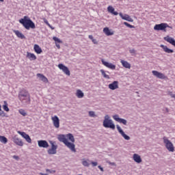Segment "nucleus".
I'll return each instance as SVG.
<instances>
[{
	"mask_svg": "<svg viewBox=\"0 0 175 175\" xmlns=\"http://www.w3.org/2000/svg\"><path fill=\"white\" fill-rule=\"evenodd\" d=\"M59 142L64 143L66 147L69 148L72 152H76V146L75 145V137L72 133L66 135L61 134L57 136Z\"/></svg>",
	"mask_w": 175,
	"mask_h": 175,
	"instance_id": "nucleus-1",
	"label": "nucleus"
},
{
	"mask_svg": "<svg viewBox=\"0 0 175 175\" xmlns=\"http://www.w3.org/2000/svg\"><path fill=\"white\" fill-rule=\"evenodd\" d=\"M19 23L23 25L25 29H29L30 28H31V29H35L36 28L33 21L27 16H24L23 18L20 19Z\"/></svg>",
	"mask_w": 175,
	"mask_h": 175,
	"instance_id": "nucleus-2",
	"label": "nucleus"
},
{
	"mask_svg": "<svg viewBox=\"0 0 175 175\" xmlns=\"http://www.w3.org/2000/svg\"><path fill=\"white\" fill-rule=\"evenodd\" d=\"M18 99L23 103H29L31 100V97L28 91L24 89L21 90L18 94Z\"/></svg>",
	"mask_w": 175,
	"mask_h": 175,
	"instance_id": "nucleus-3",
	"label": "nucleus"
},
{
	"mask_svg": "<svg viewBox=\"0 0 175 175\" xmlns=\"http://www.w3.org/2000/svg\"><path fill=\"white\" fill-rule=\"evenodd\" d=\"M104 128H110V129H116V124L113 122V120L110 119V116L109 115H106L105 116V119L103 123Z\"/></svg>",
	"mask_w": 175,
	"mask_h": 175,
	"instance_id": "nucleus-4",
	"label": "nucleus"
},
{
	"mask_svg": "<svg viewBox=\"0 0 175 175\" xmlns=\"http://www.w3.org/2000/svg\"><path fill=\"white\" fill-rule=\"evenodd\" d=\"M163 140L167 150H168L170 152H174V145H173V143L166 137H163Z\"/></svg>",
	"mask_w": 175,
	"mask_h": 175,
	"instance_id": "nucleus-5",
	"label": "nucleus"
},
{
	"mask_svg": "<svg viewBox=\"0 0 175 175\" xmlns=\"http://www.w3.org/2000/svg\"><path fill=\"white\" fill-rule=\"evenodd\" d=\"M166 28H170L172 29L173 27L169 26L167 23L157 24L154 27V31H163L164 32H166Z\"/></svg>",
	"mask_w": 175,
	"mask_h": 175,
	"instance_id": "nucleus-6",
	"label": "nucleus"
},
{
	"mask_svg": "<svg viewBox=\"0 0 175 175\" xmlns=\"http://www.w3.org/2000/svg\"><path fill=\"white\" fill-rule=\"evenodd\" d=\"M57 66L60 70H62L64 75H66V76H70V71L66 66L62 64H59Z\"/></svg>",
	"mask_w": 175,
	"mask_h": 175,
	"instance_id": "nucleus-7",
	"label": "nucleus"
},
{
	"mask_svg": "<svg viewBox=\"0 0 175 175\" xmlns=\"http://www.w3.org/2000/svg\"><path fill=\"white\" fill-rule=\"evenodd\" d=\"M50 143L51 144V148L48 150V154H57V148L58 146L55 145V142H53L52 141H51Z\"/></svg>",
	"mask_w": 175,
	"mask_h": 175,
	"instance_id": "nucleus-8",
	"label": "nucleus"
},
{
	"mask_svg": "<svg viewBox=\"0 0 175 175\" xmlns=\"http://www.w3.org/2000/svg\"><path fill=\"white\" fill-rule=\"evenodd\" d=\"M51 120L53 124V126L58 129L59 128V118L57 116H54L51 117Z\"/></svg>",
	"mask_w": 175,
	"mask_h": 175,
	"instance_id": "nucleus-9",
	"label": "nucleus"
},
{
	"mask_svg": "<svg viewBox=\"0 0 175 175\" xmlns=\"http://www.w3.org/2000/svg\"><path fill=\"white\" fill-rule=\"evenodd\" d=\"M152 73L155 77H157V79H167V77H166L163 73L159 72L157 70H152Z\"/></svg>",
	"mask_w": 175,
	"mask_h": 175,
	"instance_id": "nucleus-10",
	"label": "nucleus"
},
{
	"mask_svg": "<svg viewBox=\"0 0 175 175\" xmlns=\"http://www.w3.org/2000/svg\"><path fill=\"white\" fill-rule=\"evenodd\" d=\"M101 62H102L103 65H104V66H106L107 68H109V69H111L112 70H116V65H114L111 63H109V62L105 61V59H101Z\"/></svg>",
	"mask_w": 175,
	"mask_h": 175,
	"instance_id": "nucleus-11",
	"label": "nucleus"
},
{
	"mask_svg": "<svg viewBox=\"0 0 175 175\" xmlns=\"http://www.w3.org/2000/svg\"><path fill=\"white\" fill-rule=\"evenodd\" d=\"M116 128L119 133L121 134V135L122 136V137H124L125 140H131V137L128 136L126 134H125V133L124 132V131H122V129H121L120 126L117 125Z\"/></svg>",
	"mask_w": 175,
	"mask_h": 175,
	"instance_id": "nucleus-12",
	"label": "nucleus"
},
{
	"mask_svg": "<svg viewBox=\"0 0 175 175\" xmlns=\"http://www.w3.org/2000/svg\"><path fill=\"white\" fill-rule=\"evenodd\" d=\"M18 133L19 135H21V136H22V137H23V139H25V140H26V142H27V143H31L32 140L31 139V137H29V135L28 134H26L25 132L18 131Z\"/></svg>",
	"mask_w": 175,
	"mask_h": 175,
	"instance_id": "nucleus-13",
	"label": "nucleus"
},
{
	"mask_svg": "<svg viewBox=\"0 0 175 175\" xmlns=\"http://www.w3.org/2000/svg\"><path fill=\"white\" fill-rule=\"evenodd\" d=\"M13 142L16 144V146H19L20 147H23L24 146V142H23L21 139L18 138L17 135H15L13 137Z\"/></svg>",
	"mask_w": 175,
	"mask_h": 175,
	"instance_id": "nucleus-14",
	"label": "nucleus"
},
{
	"mask_svg": "<svg viewBox=\"0 0 175 175\" xmlns=\"http://www.w3.org/2000/svg\"><path fill=\"white\" fill-rule=\"evenodd\" d=\"M113 120L117 121V122H120V124H123V125H126V120L120 118L118 115H115L113 116Z\"/></svg>",
	"mask_w": 175,
	"mask_h": 175,
	"instance_id": "nucleus-15",
	"label": "nucleus"
},
{
	"mask_svg": "<svg viewBox=\"0 0 175 175\" xmlns=\"http://www.w3.org/2000/svg\"><path fill=\"white\" fill-rule=\"evenodd\" d=\"M119 16L122 18V20H126V21H129V23H133V19L131 18V16L128 14H122V13H120Z\"/></svg>",
	"mask_w": 175,
	"mask_h": 175,
	"instance_id": "nucleus-16",
	"label": "nucleus"
},
{
	"mask_svg": "<svg viewBox=\"0 0 175 175\" xmlns=\"http://www.w3.org/2000/svg\"><path fill=\"white\" fill-rule=\"evenodd\" d=\"M109 90H112V91H114V90L118 89V81H114L113 83H110L108 85Z\"/></svg>",
	"mask_w": 175,
	"mask_h": 175,
	"instance_id": "nucleus-17",
	"label": "nucleus"
},
{
	"mask_svg": "<svg viewBox=\"0 0 175 175\" xmlns=\"http://www.w3.org/2000/svg\"><path fill=\"white\" fill-rule=\"evenodd\" d=\"M103 32L107 36H111L114 35V31L109 29V27H105L103 29Z\"/></svg>",
	"mask_w": 175,
	"mask_h": 175,
	"instance_id": "nucleus-18",
	"label": "nucleus"
},
{
	"mask_svg": "<svg viewBox=\"0 0 175 175\" xmlns=\"http://www.w3.org/2000/svg\"><path fill=\"white\" fill-rule=\"evenodd\" d=\"M53 40H54L55 43V46L57 47V49H58V50H59V49H61V45H59V44L62 43V40H61L59 38H57V37H53Z\"/></svg>",
	"mask_w": 175,
	"mask_h": 175,
	"instance_id": "nucleus-19",
	"label": "nucleus"
},
{
	"mask_svg": "<svg viewBox=\"0 0 175 175\" xmlns=\"http://www.w3.org/2000/svg\"><path fill=\"white\" fill-rule=\"evenodd\" d=\"M133 159L136 162V163H142V157L138 154H134L133 155Z\"/></svg>",
	"mask_w": 175,
	"mask_h": 175,
	"instance_id": "nucleus-20",
	"label": "nucleus"
},
{
	"mask_svg": "<svg viewBox=\"0 0 175 175\" xmlns=\"http://www.w3.org/2000/svg\"><path fill=\"white\" fill-rule=\"evenodd\" d=\"M15 35L17 36V38H19V39H25V36L23 34V33L20 32L18 30H14L13 31Z\"/></svg>",
	"mask_w": 175,
	"mask_h": 175,
	"instance_id": "nucleus-21",
	"label": "nucleus"
},
{
	"mask_svg": "<svg viewBox=\"0 0 175 175\" xmlns=\"http://www.w3.org/2000/svg\"><path fill=\"white\" fill-rule=\"evenodd\" d=\"M161 47H162L163 51H165V53H167V54H172V53H174V51H173V49H168L167 46L161 45Z\"/></svg>",
	"mask_w": 175,
	"mask_h": 175,
	"instance_id": "nucleus-22",
	"label": "nucleus"
},
{
	"mask_svg": "<svg viewBox=\"0 0 175 175\" xmlns=\"http://www.w3.org/2000/svg\"><path fill=\"white\" fill-rule=\"evenodd\" d=\"M33 49L36 54H42V48H40V46H39L38 44H34Z\"/></svg>",
	"mask_w": 175,
	"mask_h": 175,
	"instance_id": "nucleus-23",
	"label": "nucleus"
},
{
	"mask_svg": "<svg viewBox=\"0 0 175 175\" xmlns=\"http://www.w3.org/2000/svg\"><path fill=\"white\" fill-rule=\"evenodd\" d=\"M107 10L109 13H111V14H113L114 16H118V12L114 11V8H113V6H108Z\"/></svg>",
	"mask_w": 175,
	"mask_h": 175,
	"instance_id": "nucleus-24",
	"label": "nucleus"
},
{
	"mask_svg": "<svg viewBox=\"0 0 175 175\" xmlns=\"http://www.w3.org/2000/svg\"><path fill=\"white\" fill-rule=\"evenodd\" d=\"M120 62L124 68H126V69H131V64H129L128 62L125 60H121Z\"/></svg>",
	"mask_w": 175,
	"mask_h": 175,
	"instance_id": "nucleus-25",
	"label": "nucleus"
},
{
	"mask_svg": "<svg viewBox=\"0 0 175 175\" xmlns=\"http://www.w3.org/2000/svg\"><path fill=\"white\" fill-rule=\"evenodd\" d=\"M27 57L29 58V59H30V61H35V59H36V55L29 52H27Z\"/></svg>",
	"mask_w": 175,
	"mask_h": 175,
	"instance_id": "nucleus-26",
	"label": "nucleus"
},
{
	"mask_svg": "<svg viewBox=\"0 0 175 175\" xmlns=\"http://www.w3.org/2000/svg\"><path fill=\"white\" fill-rule=\"evenodd\" d=\"M76 96L79 99H81V98H84V93L81 90H77L76 92Z\"/></svg>",
	"mask_w": 175,
	"mask_h": 175,
	"instance_id": "nucleus-27",
	"label": "nucleus"
},
{
	"mask_svg": "<svg viewBox=\"0 0 175 175\" xmlns=\"http://www.w3.org/2000/svg\"><path fill=\"white\" fill-rule=\"evenodd\" d=\"M0 142L3 144H6L8 143V138L5 136L0 135Z\"/></svg>",
	"mask_w": 175,
	"mask_h": 175,
	"instance_id": "nucleus-28",
	"label": "nucleus"
},
{
	"mask_svg": "<svg viewBox=\"0 0 175 175\" xmlns=\"http://www.w3.org/2000/svg\"><path fill=\"white\" fill-rule=\"evenodd\" d=\"M100 72L102 76H103L104 79H110V77L106 74V72L104 71V70H100Z\"/></svg>",
	"mask_w": 175,
	"mask_h": 175,
	"instance_id": "nucleus-29",
	"label": "nucleus"
},
{
	"mask_svg": "<svg viewBox=\"0 0 175 175\" xmlns=\"http://www.w3.org/2000/svg\"><path fill=\"white\" fill-rule=\"evenodd\" d=\"M3 109L5 110V111H9V107H8V103L6 101H4V105H3Z\"/></svg>",
	"mask_w": 175,
	"mask_h": 175,
	"instance_id": "nucleus-30",
	"label": "nucleus"
},
{
	"mask_svg": "<svg viewBox=\"0 0 175 175\" xmlns=\"http://www.w3.org/2000/svg\"><path fill=\"white\" fill-rule=\"evenodd\" d=\"M37 77H38V79L40 80H42V81H44V75L40 74V73H38L37 74Z\"/></svg>",
	"mask_w": 175,
	"mask_h": 175,
	"instance_id": "nucleus-31",
	"label": "nucleus"
},
{
	"mask_svg": "<svg viewBox=\"0 0 175 175\" xmlns=\"http://www.w3.org/2000/svg\"><path fill=\"white\" fill-rule=\"evenodd\" d=\"M39 147L44 148V140H40L38 142Z\"/></svg>",
	"mask_w": 175,
	"mask_h": 175,
	"instance_id": "nucleus-32",
	"label": "nucleus"
},
{
	"mask_svg": "<svg viewBox=\"0 0 175 175\" xmlns=\"http://www.w3.org/2000/svg\"><path fill=\"white\" fill-rule=\"evenodd\" d=\"M18 111L21 114V116H23V117H25V116H27V112H25V110L19 109Z\"/></svg>",
	"mask_w": 175,
	"mask_h": 175,
	"instance_id": "nucleus-33",
	"label": "nucleus"
},
{
	"mask_svg": "<svg viewBox=\"0 0 175 175\" xmlns=\"http://www.w3.org/2000/svg\"><path fill=\"white\" fill-rule=\"evenodd\" d=\"M82 165L83 166H85L86 167H88V166H90V163L87 161H82Z\"/></svg>",
	"mask_w": 175,
	"mask_h": 175,
	"instance_id": "nucleus-34",
	"label": "nucleus"
},
{
	"mask_svg": "<svg viewBox=\"0 0 175 175\" xmlns=\"http://www.w3.org/2000/svg\"><path fill=\"white\" fill-rule=\"evenodd\" d=\"M89 116L90 117H96V115H95V112L93 111H89Z\"/></svg>",
	"mask_w": 175,
	"mask_h": 175,
	"instance_id": "nucleus-35",
	"label": "nucleus"
},
{
	"mask_svg": "<svg viewBox=\"0 0 175 175\" xmlns=\"http://www.w3.org/2000/svg\"><path fill=\"white\" fill-rule=\"evenodd\" d=\"M124 25H126V27H128L129 28H133V25L128 23L127 22H124Z\"/></svg>",
	"mask_w": 175,
	"mask_h": 175,
	"instance_id": "nucleus-36",
	"label": "nucleus"
},
{
	"mask_svg": "<svg viewBox=\"0 0 175 175\" xmlns=\"http://www.w3.org/2000/svg\"><path fill=\"white\" fill-rule=\"evenodd\" d=\"M91 164L92 165V166L94 167L95 166H98V162H95V161H92Z\"/></svg>",
	"mask_w": 175,
	"mask_h": 175,
	"instance_id": "nucleus-37",
	"label": "nucleus"
},
{
	"mask_svg": "<svg viewBox=\"0 0 175 175\" xmlns=\"http://www.w3.org/2000/svg\"><path fill=\"white\" fill-rule=\"evenodd\" d=\"M45 23L46 24V25L49 27V28H51V29H54V27H53V26L49 24V22H47V21H45Z\"/></svg>",
	"mask_w": 175,
	"mask_h": 175,
	"instance_id": "nucleus-38",
	"label": "nucleus"
},
{
	"mask_svg": "<svg viewBox=\"0 0 175 175\" xmlns=\"http://www.w3.org/2000/svg\"><path fill=\"white\" fill-rule=\"evenodd\" d=\"M46 171L47 173H51V174L55 173V170H46Z\"/></svg>",
	"mask_w": 175,
	"mask_h": 175,
	"instance_id": "nucleus-39",
	"label": "nucleus"
},
{
	"mask_svg": "<svg viewBox=\"0 0 175 175\" xmlns=\"http://www.w3.org/2000/svg\"><path fill=\"white\" fill-rule=\"evenodd\" d=\"M107 163H109V165H111V166H116V163H111V161H107Z\"/></svg>",
	"mask_w": 175,
	"mask_h": 175,
	"instance_id": "nucleus-40",
	"label": "nucleus"
},
{
	"mask_svg": "<svg viewBox=\"0 0 175 175\" xmlns=\"http://www.w3.org/2000/svg\"><path fill=\"white\" fill-rule=\"evenodd\" d=\"M92 42H93L94 44H98V41L96 40V39H92Z\"/></svg>",
	"mask_w": 175,
	"mask_h": 175,
	"instance_id": "nucleus-41",
	"label": "nucleus"
},
{
	"mask_svg": "<svg viewBox=\"0 0 175 175\" xmlns=\"http://www.w3.org/2000/svg\"><path fill=\"white\" fill-rule=\"evenodd\" d=\"M13 159H16V161H18V159H19L20 158L18 157V156L14 155V156H13Z\"/></svg>",
	"mask_w": 175,
	"mask_h": 175,
	"instance_id": "nucleus-42",
	"label": "nucleus"
},
{
	"mask_svg": "<svg viewBox=\"0 0 175 175\" xmlns=\"http://www.w3.org/2000/svg\"><path fill=\"white\" fill-rule=\"evenodd\" d=\"M129 51H130L131 54H135L136 53L135 49H131Z\"/></svg>",
	"mask_w": 175,
	"mask_h": 175,
	"instance_id": "nucleus-43",
	"label": "nucleus"
},
{
	"mask_svg": "<svg viewBox=\"0 0 175 175\" xmlns=\"http://www.w3.org/2000/svg\"><path fill=\"white\" fill-rule=\"evenodd\" d=\"M47 147H49V143H47V142L44 141V148H47Z\"/></svg>",
	"mask_w": 175,
	"mask_h": 175,
	"instance_id": "nucleus-44",
	"label": "nucleus"
},
{
	"mask_svg": "<svg viewBox=\"0 0 175 175\" xmlns=\"http://www.w3.org/2000/svg\"><path fill=\"white\" fill-rule=\"evenodd\" d=\"M5 112L3 111H0V116H4Z\"/></svg>",
	"mask_w": 175,
	"mask_h": 175,
	"instance_id": "nucleus-45",
	"label": "nucleus"
},
{
	"mask_svg": "<svg viewBox=\"0 0 175 175\" xmlns=\"http://www.w3.org/2000/svg\"><path fill=\"white\" fill-rule=\"evenodd\" d=\"M98 169H100V170L103 172V167H102L100 165H98Z\"/></svg>",
	"mask_w": 175,
	"mask_h": 175,
	"instance_id": "nucleus-46",
	"label": "nucleus"
},
{
	"mask_svg": "<svg viewBox=\"0 0 175 175\" xmlns=\"http://www.w3.org/2000/svg\"><path fill=\"white\" fill-rule=\"evenodd\" d=\"M89 39H90L91 40H92V39H94V37L92 35L89 36Z\"/></svg>",
	"mask_w": 175,
	"mask_h": 175,
	"instance_id": "nucleus-47",
	"label": "nucleus"
},
{
	"mask_svg": "<svg viewBox=\"0 0 175 175\" xmlns=\"http://www.w3.org/2000/svg\"><path fill=\"white\" fill-rule=\"evenodd\" d=\"M44 80L45 81H48V79L46 77H44Z\"/></svg>",
	"mask_w": 175,
	"mask_h": 175,
	"instance_id": "nucleus-48",
	"label": "nucleus"
},
{
	"mask_svg": "<svg viewBox=\"0 0 175 175\" xmlns=\"http://www.w3.org/2000/svg\"><path fill=\"white\" fill-rule=\"evenodd\" d=\"M0 111H3L2 110V109L1 108V105H0Z\"/></svg>",
	"mask_w": 175,
	"mask_h": 175,
	"instance_id": "nucleus-49",
	"label": "nucleus"
},
{
	"mask_svg": "<svg viewBox=\"0 0 175 175\" xmlns=\"http://www.w3.org/2000/svg\"><path fill=\"white\" fill-rule=\"evenodd\" d=\"M0 2H3V0H0Z\"/></svg>",
	"mask_w": 175,
	"mask_h": 175,
	"instance_id": "nucleus-50",
	"label": "nucleus"
},
{
	"mask_svg": "<svg viewBox=\"0 0 175 175\" xmlns=\"http://www.w3.org/2000/svg\"><path fill=\"white\" fill-rule=\"evenodd\" d=\"M40 174H41V175H44V174H43V173H40Z\"/></svg>",
	"mask_w": 175,
	"mask_h": 175,
	"instance_id": "nucleus-51",
	"label": "nucleus"
}]
</instances>
